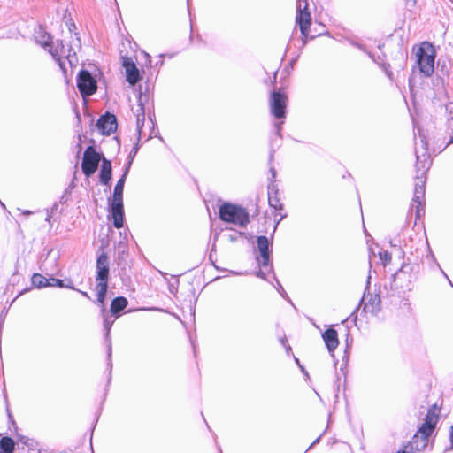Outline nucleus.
<instances>
[{
    "label": "nucleus",
    "instance_id": "11",
    "mask_svg": "<svg viewBox=\"0 0 453 453\" xmlns=\"http://www.w3.org/2000/svg\"><path fill=\"white\" fill-rule=\"evenodd\" d=\"M109 259L106 255L101 254L96 260V284L108 285Z\"/></svg>",
    "mask_w": 453,
    "mask_h": 453
},
{
    "label": "nucleus",
    "instance_id": "16",
    "mask_svg": "<svg viewBox=\"0 0 453 453\" xmlns=\"http://www.w3.org/2000/svg\"><path fill=\"white\" fill-rule=\"evenodd\" d=\"M425 198V191H415L414 196L411 203V211H415L416 218L418 219L421 216L423 211V203Z\"/></svg>",
    "mask_w": 453,
    "mask_h": 453
},
{
    "label": "nucleus",
    "instance_id": "5",
    "mask_svg": "<svg viewBox=\"0 0 453 453\" xmlns=\"http://www.w3.org/2000/svg\"><path fill=\"white\" fill-rule=\"evenodd\" d=\"M219 219L238 226H245L250 221L249 213L241 206L224 203L219 210Z\"/></svg>",
    "mask_w": 453,
    "mask_h": 453
},
{
    "label": "nucleus",
    "instance_id": "17",
    "mask_svg": "<svg viewBox=\"0 0 453 453\" xmlns=\"http://www.w3.org/2000/svg\"><path fill=\"white\" fill-rule=\"evenodd\" d=\"M111 178V162L104 159L100 170V180L103 184L108 185Z\"/></svg>",
    "mask_w": 453,
    "mask_h": 453
},
{
    "label": "nucleus",
    "instance_id": "28",
    "mask_svg": "<svg viewBox=\"0 0 453 453\" xmlns=\"http://www.w3.org/2000/svg\"><path fill=\"white\" fill-rule=\"evenodd\" d=\"M449 440H450V442H451V448L453 449V426L450 427Z\"/></svg>",
    "mask_w": 453,
    "mask_h": 453
},
{
    "label": "nucleus",
    "instance_id": "36",
    "mask_svg": "<svg viewBox=\"0 0 453 453\" xmlns=\"http://www.w3.org/2000/svg\"><path fill=\"white\" fill-rule=\"evenodd\" d=\"M50 217H51V214H48V216L46 218V221L50 222Z\"/></svg>",
    "mask_w": 453,
    "mask_h": 453
},
{
    "label": "nucleus",
    "instance_id": "6",
    "mask_svg": "<svg viewBox=\"0 0 453 453\" xmlns=\"http://www.w3.org/2000/svg\"><path fill=\"white\" fill-rule=\"evenodd\" d=\"M421 139V144L416 147V157L417 163L421 165V173L418 175L415 180V191H425L426 185V171L429 168V154H428V144L426 138L419 134Z\"/></svg>",
    "mask_w": 453,
    "mask_h": 453
},
{
    "label": "nucleus",
    "instance_id": "34",
    "mask_svg": "<svg viewBox=\"0 0 453 453\" xmlns=\"http://www.w3.org/2000/svg\"><path fill=\"white\" fill-rule=\"evenodd\" d=\"M373 303H376V305H377V304H379L380 300L378 299V297H377V296H375V297L373 298Z\"/></svg>",
    "mask_w": 453,
    "mask_h": 453
},
{
    "label": "nucleus",
    "instance_id": "22",
    "mask_svg": "<svg viewBox=\"0 0 453 453\" xmlns=\"http://www.w3.org/2000/svg\"><path fill=\"white\" fill-rule=\"evenodd\" d=\"M32 285L37 288L49 287V279L40 273H35L31 279Z\"/></svg>",
    "mask_w": 453,
    "mask_h": 453
},
{
    "label": "nucleus",
    "instance_id": "1",
    "mask_svg": "<svg viewBox=\"0 0 453 453\" xmlns=\"http://www.w3.org/2000/svg\"><path fill=\"white\" fill-rule=\"evenodd\" d=\"M35 41L49 51L61 68H64L65 65L63 61L64 58H65L71 65L78 63L76 51L81 48V42L76 34L74 36H72L70 45L68 47L65 46L62 42H57L56 45H53L50 35L42 30L36 32Z\"/></svg>",
    "mask_w": 453,
    "mask_h": 453
},
{
    "label": "nucleus",
    "instance_id": "23",
    "mask_svg": "<svg viewBox=\"0 0 453 453\" xmlns=\"http://www.w3.org/2000/svg\"><path fill=\"white\" fill-rule=\"evenodd\" d=\"M49 287L67 288H71V289H75L73 286L65 284L62 280L56 279V278L49 279Z\"/></svg>",
    "mask_w": 453,
    "mask_h": 453
},
{
    "label": "nucleus",
    "instance_id": "2",
    "mask_svg": "<svg viewBox=\"0 0 453 453\" xmlns=\"http://www.w3.org/2000/svg\"><path fill=\"white\" fill-rule=\"evenodd\" d=\"M438 422V413L436 409L428 410L424 423L419 426L417 434L413 436L410 446H405L403 450L397 453H411L413 450H424L428 444V438L434 432Z\"/></svg>",
    "mask_w": 453,
    "mask_h": 453
},
{
    "label": "nucleus",
    "instance_id": "9",
    "mask_svg": "<svg viewBox=\"0 0 453 453\" xmlns=\"http://www.w3.org/2000/svg\"><path fill=\"white\" fill-rule=\"evenodd\" d=\"M77 87L81 96L85 97L96 91L97 84L88 71L81 70L77 77Z\"/></svg>",
    "mask_w": 453,
    "mask_h": 453
},
{
    "label": "nucleus",
    "instance_id": "30",
    "mask_svg": "<svg viewBox=\"0 0 453 453\" xmlns=\"http://www.w3.org/2000/svg\"><path fill=\"white\" fill-rule=\"evenodd\" d=\"M281 124L282 122H280V123H277L275 125V127H276V130H277V133L279 134L280 132V129H281Z\"/></svg>",
    "mask_w": 453,
    "mask_h": 453
},
{
    "label": "nucleus",
    "instance_id": "33",
    "mask_svg": "<svg viewBox=\"0 0 453 453\" xmlns=\"http://www.w3.org/2000/svg\"><path fill=\"white\" fill-rule=\"evenodd\" d=\"M270 171H271V173H272V176H273V178H274V177H275V175H276V171H275L273 168H271V170H270Z\"/></svg>",
    "mask_w": 453,
    "mask_h": 453
},
{
    "label": "nucleus",
    "instance_id": "24",
    "mask_svg": "<svg viewBox=\"0 0 453 453\" xmlns=\"http://www.w3.org/2000/svg\"><path fill=\"white\" fill-rule=\"evenodd\" d=\"M102 316L104 317V327L106 332V337L108 338L110 335V330L113 324V320H111L109 317L104 312H102Z\"/></svg>",
    "mask_w": 453,
    "mask_h": 453
},
{
    "label": "nucleus",
    "instance_id": "7",
    "mask_svg": "<svg viewBox=\"0 0 453 453\" xmlns=\"http://www.w3.org/2000/svg\"><path fill=\"white\" fill-rule=\"evenodd\" d=\"M296 21L300 27V31L303 36V44L306 43L310 35V26L311 23V16L308 12V1L307 0H296Z\"/></svg>",
    "mask_w": 453,
    "mask_h": 453
},
{
    "label": "nucleus",
    "instance_id": "12",
    "mask_svg": "<svg viewBox=\"0 0 453 453\" xmlns=\"http://www.w3.org/2000/svg\"><path fill=\"white\" fill-rule=\"evenodd\" d=\"M96 127L102 134L110 135L117 129L115 116L111 114L102 116L96 123Z\"/></svg>",
    "mask_w": 453,
    "mask_h": 453
},
{
    "label": "nucleus",
    "instance_id": "29",
    "mask_svg": "<svg viewBox=\"0 0 453 453\" xmlns=\"http://www.w3.org/2000/svg\"><path fill=\"white\" fill-rule=\"evenodd\" d=\"M140 311H158L159 309L156 308V307H150V308H140L139 309Z\"/></svg>",
    "mask_w": 453,
    "mask_h": 453
},
{
    "label": "nucleus",
    "instance_id": "10",
    "mask_svg": "<svg viewBox=\"0 0 453 453\" xmlns=\"http://www.w3.org/2000/svg\"><path fill=\"white\" fill-rule=\"evenodd\" d=\"M101 160V155L97 153L92 147H88L83 155L81 168L86 176L93 174Z\"/></svg>",
    "mask_w": 453,
    "mask_h": 453
},
{
    "label": "nucleus",
    "instance_id": "25",
    "mask_svg": "<svg viewBox=\"0 0 453 453\" xmlns=\"http://www.w3.org/2000/svg\"><path fill=\"white\" fill-rule=\"evenodd\" d=\"M380 259L382 261L384 265L389 264L391 262L392 257L391 254L385 250H382L379 252Z\"/></svg>",
    "mask_w": 453,
    "mask_h": 453
},
{
    "label": "nucleus",
    "instance_id": "8",
    "mask_svg": "<svg viewBox=\"0 0 453 453\" xmlns=\"http://www.w3.org/2000/svg\"><path fill=\"white\" fill-rule=\"evenodd\" d=\"M287 103L288 97L285 94L280 91H273L269 100L271 113L276 119H284L286 117Z\"/></svg>",
    "mask_w": 453,
    "mask_h": 453
},
{
    "label": "nucleus",
    "instance_id": "35",
    "mask_svg": "<svg viewBox=\"0 0 453 453\" xmlns=\"http://www.w3.org/2000/svg\"><path fill=\"white\" fill-rule=\"evenodd\" d=\"M32 212L30 211H24L23 214L25 215H30Z\"/></svg>",
    "mask_w": 453,
    "mask_h": 453
},
{
    "label": "nucleus",
    "instance_id": "21",
    "mask_svg": "<svg viewBox=\"0 0 453 453\" xmlns=\"http://www.w3.org/2000/svg\"><path fill=\"white\" fill-rule=\"evenodd\" d=\"M14 441L10 437H3L0 440V453H12L14 450Z\"/></svg>",
    "mask_w": 453,
    "mask_h": 453
},
{
    "label": "nucleus",
    "instance_id": "13",
    "mask_svg": "<svg viewBox=\"0 0 453 453\" xmlns=\"http://www.w3.org/2000/svg\"><path fill=\"white\" fill-rule=\"evenodd\" d=\"M122 65L125 68L126 78L129 84L135 85L139 79V70L134 62L128 57L122 58Z\"/></svg>",
    "mask_w": 453,
    "mask_h": 453
},
{
    "label": "nucleus",
    "instance_id": "3",
    "mask_svg": "<svg viewBox=\"0 0 453 453\" xmlns=\"http://www.w3.org/2000/svg\"><path fill=\"white\" fill-rule=\"evenodd\" d=\"M132 159L127 163L124 173L121 178L118 180L112 197L109 200L110 202V212L113 220V225L116 228H121L124 223V209H123V190L127 176Z\"/></svg>",
    "mask_w": 453,
    "mask_h": 453
},
{
    "label": "nucleus",
    "instance_id": "27",
    "mask_svg": "<svg viewBox=\"0 0 453 453\" xmlns=\"http://www.w3.org/2000/svg\"><path fill=\"white\" fill-rule=\"evenodd\" d=\"M239 235H241V233L234 234V235H229V240L232 242L236 241Z\"/></svg>",
    "mask_w": 453,
    "mask_h": 453
},
{
    "label": "nucleus",
    "instance_id": "18",
    "mask_svg": "<svg viewBox=\"0 0 453 453\" xmlns=\"http://www.w3.org/2000/svg\"><path fill=\"white\" fill-rule=\"evenodd\" d=\"M128 304L127 299L123 296L116 297L111 303V312L112 314H118L123 311Z\"/></svg>",
    "mask_w": 453,
    "mask_h": 453
},
{
    "label": "nucleus",
    "instance_id": "4",
    "mask_svg": "<svg viewBox=\"0 0 453 453\" xmlns=\"http://www.w3.org/2000/svg\"><path fill=\"white\" fill-rule=\"evenodd\" d=\"M416 64L418 70L426 77H430L434 71V59L436 51L434 45L428 42H423L413 48Z\"/></svg>",
    "mask_w": 453,
    "mask_h": 453
},
{
    "label": "nucleus",
    "instance_id": "32",
    "mask_svg": "<svg viewBox=\"0 0 453 453\" xmlns=\"http://www.w3.org/2000/svg\"><path fill=\"white\" fill-rule=\"evenodd\" d=\"M79 292H80L83 296H85V297H87V298H89V296H88V294L87 292H84V291H81V290H79Z\"/></svg>",
    "mask_w": 453,
    "mask_h": 453
},
{
    "label": "nucleus",
    "instance_id": "20",
    "mask_svg": "<svg viewBox=\"0 0 453 453\" xmlns=\"http://www.w3.org/2000/svg\"><path fill=\"white\" fill-rule=\"evenodd\" d=\"M96 291H97V303L101 306V311L104 312V300L107 293L108 285L96 284Z\"/></svg>",
    "mask_w": 453,
    "mask_h": 453
},
{
    "label": "nucleus",
    "instance_id": "15",
    "mask_svg": "<svg viewBox=\"0 0 453 453\" xmlns=\"http://www.w3.org/2000/svg\"><path fill=\"white\" fill-rule=\"evenodd\" d=\"M322 338L327 350L333 354L339 345L338 333L333 328H328L322 334Z\"/></svg>",
    "mask_w": 453,
    "mask_h": 453
},
{
    "label": "nucleus",
    "instance_id": "31",
    "mask_svg": "<svg viewBox=\"0 0 453 453\" xmlns=\"http://www.w3.org/2000/svg\"><path fill=\"white\" fill-rule=\"evenodd\" d=\"M257 275L258 277L263 278V279H265V273H264V272H263L262 270H259V271L257 273Z\"/></svg>",
    "mask_w": 453,
    "mask_h": 453
},
{
    "label": "nucleus",
    "instance_id": "19",
    "mask_svg": "<svg viewBox=\"0 0 453 453\" xmlns=\"http://www.w3.org/2000/svg\"><path fill=\"white\" fill-rule=\"evenodd\" d=\"M135 115H136V128H137L139 136H141L142 128V127L144 125V121H145L144 107L142 104H138V106L135 110Z\"/></svg>",
    "mask_w": 453,
    "mask_h": 453
},
{
    "label": "nucleus",
    "instance_id": "26",
    "mask_svg": "<svg viewBox=\"0 0 453 453\" xmlns=\"http://www.w3.org/2000/svg\"><path fill=\"white\" fill-rule=\"evenodd\" d=\"M269 204L271 207H273L275 210L282 209V204L280 203V200L275 197L269 196Z\"/></svg>",
    "mask_w": 453,
    "mask_h": 453
},
{
    "label": "nucleus",
    "instance_id": "37",
    "mask_svg": "<svg viewBox=\"0 0 453 453\" xmlns=\"http://www.w3.org/2000/svg\"><path fill=\"white\" fill-rule=\"evenodd\" d=\"M283 345H285V340H281Z\"/></svg>",
    "mask_w": 453,
    "mask_h": 453
},
{
    "label": "nucleus",
    "instance_id": "14",
    "mask_svg": "<svg viewBox=\"0 0 453 453\" xmlns=\"http://www.w3.org/2000/svg\"><path fill=\"white\" fill-rule=\"evenodd\" d=\"M257 248L260 253V257H257L258 263L263 267L269 266V241L266 236L261 235L257 237Z\"/></svg>",
    "mask_w": 453,
    "mask_h": 453
}]
</instances>
